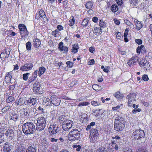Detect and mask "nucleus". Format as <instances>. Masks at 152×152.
<instances>
[{
	"label": "nucleus",
	"instance_id": "f257e3e1",
	"mask_svg": "<svg viewBox=\"0 0 152 152\" xmlns=\"http://www.w3.org/2000/svg\"><path fill=\"white\" fill-rule=\"evenodd\" d=\"M22 130L25 134H33L36 130L35 125L31 122H27L22 126Z\"/></svg>",
	"mask_w": 152,
	"mask_h": 152
},
{
	"label": "nucleus",
	"instance_id": "f03ea898",
	"mask_svg": "<svg viewBox=\"0 0 152 152\" xmlns=\"http://www.w3.org/2000/svg\"><path fill=\"white\" fill-rule=\"evenodd\" d=\"M37 121L36 130L40 131L44 130L46 124V121L45 118L43 117H40L37 118Z\"/></svg>",
	"mask_w": 152,
	"mask_h": 152
},
{
	"label": "nucleus",
	"instance_id": "7ed1b4c3",
	"mask_svg": "<svg viewBox=\"0 0 152 152\" xmlns=\"http://www.w3.org/2000/svg\"><path fill=\"white\" fill-rule=\"evenodd\" d=\"M80 137V134L77 129H73L70 131L68 135L69 140L71 141H75L79 139Z\"/></svg>",
	"mask_w": 152,
	"mask_h": 152
},
{
	"label": "nucleus",
	"instance_id": "20e7f679",
	"mask_svg": "<svg viewBox=\"0 0 152 152\" xmlns=\"http://www.w3.org/2000/svg\"><path fill=\"white\" fill-rule=\"evenodd\" d=\"M99 135L97 128L92 129L91 130L90 137L91 141L94 142L96 141Z\"/></svg>",
	"mask_w": 152,
	"mask_h": 152
},
{
	"label": "nucleus",
	"instance_id": "39448f33",
	"mask_svg": "<svg viewBox=\"0 0 152 152\" xmlns=\"http://www.w3.org/2000/svg\"><path fill=\"white\" fill-rule=\"evenodd\" d=\"M136 94L134 93H131L127 95L126 96V99H128V106L131 107L132 103L134 101H136Z\"/></svg>",
	"mask_w": 152,
	"mask_h": 152
},
{
	"label": "nucleus",
	"instance_id": "423d86ee",
	"mask_svg": "<svg viewBox=\"0 0 152 152\" xmlns=\"http://www.w3.org/2000/svg\"><path fill=\"white\" fill-rule=\"evenodd\" d=\"M18 27L20 31V33L22 37L28 35L29 32L24 25L19 24L18 25Z\"/></svg>",
	"mask_w": 152,
	"mask_h": 152
},
{
	"label": "nucleus",
	"instance_id": "0eeeda50",
	"mask_svg": "<svg viewBox=\"0 0 152 152\" xmlns=\"http://www.w3.org/2000/svg\"><path fill=\"white\" fill-rule=\"evenodd\" d=\"M65 122L66 123L62 124V128L64 131L67 132L72 126L73 122L71 120H66Z\"/></svg>",
	"mask_w": 152,
	"mask_h": 152
},
{
	"label": "nucleus",
	"instance_id": "6e6552de",
	"mask_svg": "<svg viewBox=\"0 0 152 152\" xmlns=\"http://www.w3.org/2000/svg\"><path fill=\"white\" fill-rule=\"evenodd\" d=\"M135 139L138 140L139 138L143 137L145 136V133L143 131L139 129L136 130L133 133Z\"/></svg>",
	"mask_w": 152,
	"mask_h": 152
},
{
	"label": "nucleus",
	"instance_id": "1a4fd4ad",
	"mask_svg": "<svg viewBox=\"0 0 152 152\" xmlns=\"http://www.w3.org/2000/svg\"><path fill=\"white\" fill-rule=\"evenodd\" d=\"M33 66V65L32 63H27L20 67V70L23 71H28L32 69Z\"/></svg>",
	"mask_w": 152,
	"mask_h": 152
},
{
	"label": "nucleus",
	"instance_id": "9d476101",
	"mask_svg": "<svg viewBox=\"0 0 152 152\" xmlns=\"http://www.w3.org/2000/svg\"><path fill=\"white\" fill-rule=\"evenodd\" d=\"M139 65L141 67H143L146 70L149 69L150 68V65L147 60L145 59H142L139 63Z\"/></svg>",
	"mask_w": 152,
	"mask_h": 152
},
{
	"label": "nucleus",
	"instance_id": "9b49d317",
	"mask_svg": "<svg viewBox=\"0 0 152 152\" xmlns=\"http://www.w3.org/2000/svg\"><path fill=\"white\" fill-rule=\"evenodd\" d=\"M58 126H56V125H51L48 128V131L50 133H51L52 134H54L57 133L58 131Z\"/></svg>",
	"mask_w": 152,
	"mask_h": 152
},
{
	"label": "nucleus",
	"instance_id": "f8f14e48",
	"mask_svg": "<svg viewBox=\"0 0 152 152\" xmlns=\"http://www.w3.org/2000/svg\"><path fill=\"white\" fill-rule=\"evenodd\" d=\"M51 102L52 103L56 106H58L61 102L60 98L51 96L50 98Z\"/></svg>",
	"mask_w": 152,
	"mask_h": 152
},
{
	"label": "nucleus",
	"instance_id": "ddd939ff",
	"mask_svg": "<svg viewBox=\"0 0 152 152\" xmlns=\"http://www.w3.org/2000/svg\"><path fill=\"white\" fill-rule=\"evenodd\" d=\"M5 134L7 137L9 138L11 140H12L15 136L14 130L11 128H9Z\"/></svg>",
	"mask_w": 152,
	"mask_h": 152
},
{
	"label": "nucleus",
	"instance_id": "4468645a",
	"mask_svg": "<svg viewBox=\"0 0 152 152\" xmlns=\"http://www.w3.org/2000/svg\"><path fill=\"white\" fill-rule=\"evenodd\" d=\"M114 128L116 131L119 132L122 130L124 127V124H114Z\"/></svg>",
	"mask_w": 152,
	"mask_h": 152
},
{
	"label": "nucleus",
	"instance_id": "2eb2a0df",
	"mask_svg": "<svg viewBox=\"0 0 152 152\" xmlns=\"http://www.w3.org/2000/svg\"><path fill=\"white\" fill-rule=\"evenodd\" d=\"M40 89V84L38 82H36L33 85L34 91L36 93H37Z\"/></svg>",
	"mask_w": 152,
	"mask_h": 152
},
{
	"label": "nucleus",
	"instance_id": "dca6fc26",
	"mask_svg": "<svg viewBox=\"0 0 152 152\" xmlns=\"http://www.w3.org/2000/svg\"><path fill=\"white\" fill-rule=\"evenodd\" d=\"M26 102L27 104L30 106L34 105L37 102V99L34 98H29L26 101Z\"/></svg>",
	"mask_w": 152,
	"mask_h": 152
},
{
	"label": "nucleus",
	"instance_id": "f3484780",
	"mask_svg": "<svg viewBox=\"0 0 152 152\" xmlns=\"http://www.w3.org/2000/svg\"><path fill=\"white\" fill-rule=\"evenodd\" d=\"M125 121L123 118L120 116L116 117L115 120L114 124H124Z\"/></svg>",
	"mask_w": 152,
	"mask_h": 152
},
{
	"label": "nucleus",
	"instance_id": "a211bd4d",
	"mask_svg": "<svg viewBox=\"0 0 152 152\" xmlns=\"http://www.w3.org/2000/svg\"><path fill=\"white\" fill-rule=\"evenodd\" d=\"M138 58L137 56L132 57L129 60L128 63V64L130 66L131 65L135 64L137 61Z\"/></svg>",
	"mask_w": 152,
	"mask_h": 152
},
{
	"label": "nucleus",
	"instance_id": "6ab92c4d",
	"mask_svg": "<svg viewBox=\"0 0 152 152\" xmlns=\"http://www.w3.org/2000/svg\"><path fill=\"white\" fill-rule=\"evenodd\" d=\"M58 49L61 51L63 50L65 52H67L68 51L67 47L64 46L63 43L62 42H61L59 43Z\"/></svg>",
	"mask_w": 152,
	"mask_h": 152
},
{
	"label": "nucleus",
	"instance_id": "aec40b11",
	"mask_svg": "<svg viewBox=\"0 0 152 152\" xmlns=\"http://www.w3.org/2000/svg\"><path fill=\"white\" fill-rule=\"evenodd\" d=\"M134 22L136 23V29L138 30H140L142 27V24L140 22L138 21L137 20L135 19Z\"/></svg>",
	"mask_w": 152,
	"mask_h": 152
},
{
	"label": "nucleus",
	"instance_id": "412c9836",
	"mask_svg": "<svg viewBox=\"0 0 152 152\" xmlns=\"http://www.w3.org/2000/svg\"><path fill=\"white\" fill-rule=\"evenodd\" d=\"M145 51V47L143 45L138 46L137 49V52L138 53H140V52L143 53H144Z\"/></svg>",
	"mask_w": 152,
	"mask_h": 152
},
{
	"label": "nucleus",
	"instance_id": "4be33fe9",
	"mask_svg": "<svg viewBox=\"0 0 152 152\" xmlns=\"http://www.w3.org/2000/svg\"><path fill=\"white\" fill-rule=\"evenodd\" d=\"M9 147V144L6 142L3 148V152H11V149Z\"/></svg>",
	"mask_w": 152,
	"mask_h": 152
},
{
	"label": "nucleus",
	"instance_id": "5701e85b",
	"mask_svg": "<svg viewBox=\"0 0 152 152\" xmlns=\"http://www.w3.org/2000/svg\"><path fill=\"white\" fill-rule=\"evenodd\" d=\"M41 42L39 39H35L34 40L33 45L36 48L38 47L40 45Z\"/></svg>",
	"mask_w": 152,
	"mask_h": 152
},
{
	"label": "nucleus",
	"instance_id": "b1692460",
	"mask_svg": "<svg viewBox=\"0 0 152 152\" xmlns=\"http://www.w3.org/2000/svg\"><path fill=\"white\" fill-rule=\"evenodd\" d=\"M12 72H11L7 73L5 78V80H8V81H10V82H11V81L12 80Z\"/></svg>",
	"mask_w": 152,
	"mask_h": 152
},
{
	"label": "nucleus",
	"instance_id": "393cba45",
	"mask_svg": "<svg viewBox=\"0 0 152 152\" xmlns=\"http://www.w3.org/2000/svg\"><path fill=\"white\" fill-rule=\"evenodd\" d=\"M25 148L21 145L19 146L18 147H17L15 151L16 152H25Z\"/></svg>",
	"mask_w": 152,
	"mask_h": 152
},
{
	"label": "nucleus",
	"instance_id": "a878e982",
	"mask_svg": "<svg viewBox=\"0 0 152 152\" xmlns=\"http://www.w3.org/2000/svg\"><path fill=\"white\" fill-rule=\"evenodd\" d=\"M45 68L43 66L40 67L38 75L40 77L44 74L45 71Z\"/></svg>",
	"mask_w": 152,
	"mask_h": 152
},
{
	"label": "nucleus",
	"instance_id": "bb28decb",
	"mask_svg": "<svg viewBox=\"0 0 152 152\" xmlns=\"http://www.w3.org/2000/svg\"><path fill=\"white\" fill-rule=\"evenodd\" d=\"M118 6L115 4L113 5L111 7V10L113 12H115L118 10Z\"/></svg>",
	"mask_w": 152,
	"mask_h": 152
},
{
	"label": "nucleus",
	"instance_id": "cd10ccee",
	"mask_svg": "<svg viewBox=\"0 0 152 152\" xmlns=\"http://www.w3.org/2000/svg\"><path fill=\"white\" fill-rule=\"evenodd\" d=\"M120 93L119 91H118L115 93L113 95L116 98L118 99H120L123 97V95H120Z\"/></svg>",
	"mask_w": 152,
	"mask_h": 152
},
{
	"label": "nucleus",
	"instance_id": "c85d7f7f",
	"mask_svg": "<svg viewBox=\"0 0 152 152\" xmlns=\"http://www.w3.org/2000/svg\"><path fill=\"white\" fill-rule=\"evenodd\" d=\"M78 48L79 47L78 45L75 44L72 49V52L74 53H76L77 52V50Z\"/></svg>",
	"mask_w": 152,
	"mask_h": 152
},
{
	"label": "nucleus",
	"instance_id": "c756f323",
	"mask_svg": "<svg viewBox=\"0 0 152 152\" xmlns=\"http://www.w3.org/2000/svg\"><path fill=\"white\" fill-rule=\"evenodd\" d=\"M26 152H36V150L35 148L31 146L26 150Z\"/></svg>",
	"mask_w": 152,
	"mask_h": 152
},
{
	"label": "nucleus",
	"instance_id": "7c9ffc66",
	"mask_svg": "<svg viewBox=\"0 0 152 152\" xmlns=\"http://www.w3.org/2000/svg\"><path fill=\"white\" fill-rule=\"evenodd\" d=\"M117 142V141L115 140L112 141V146L113 148H114V149L116 150L118 149V145L116 143V142Z\"/></svg>",
	"mask_w": 152,
	"mask_h": 152
},
{
	"label": "nucleus",
	"instance_id": "2f4dec72",
	"mask_svg": "<svg viewBox=\"0 0 152 152\" xmlns=\"http://www.w3.org/2000/svg\"><path fill=\"white\" fill-rule=\"evenodd\" d=\"M93 31L94 33L96 34L98 33H100V32H102V29L100 27H95Z\"/></svg>",
	"mask_w": 152,
	"mask_h": 152
},
{
	"label": "nucleus",
	"instance_id": "473e14b6",
	"mask_svg": "<svg viewBox=\"0 0 152 152\" xmlns=\"http://www.w3.org/2000/svg\"><path fill=\"white\" fill-rule=\"evenodd\" d=\"M95 152H107L106 149L103 147H99L98 148Z\"/></svg>",
	"mask_w": 152,
	"mask_h": 152
},
{
	"label": "nucleus",
	"instance_id": "72a5a7b5",
	"mask_svg": "<svg viewBox=\"0 0 152 152\" xmlns=\"http://www.w3.org/2000/svg\"><path fill=\"white\" fill-rule=\"evenodd\" d=\"M10 107L9 106H7L3 108L1 110L2 112L3 113H6L9 111Z\"/></svg>",
	"mask_w": 152,
	"mask_h": 152
},
{
	"label": "nucleus",
	"instance_id": "f704fd0d",
	"mask_svg": "<svg viewBox=\"0 0 152 152\" xmlns=\"http://www.w3.org/2000/svg\"><path fill=\"white\" fill-rule=\"evenodd\" d=\"M88 21V20L86 19H84L82 22V25L86 27L87 25Z\"/></svg>",
	"mask_w": 152,
	"mask_h": 152
},
{
	"label": "nucleus",
	"instance_id": "c9c22d12",
	"mask_svg": "<svg viewBox=\"0 0 152 152\" xmlns=\"http://www.w3.org/2000/svg\"><path fill=\"white\" fill-rule=\"evenodd\" d=\"M75 23V19L74 18L73 16L71 17V19L69 21V23L68 24L69 26H72Z\"/></svg>",
	"mask_w": 152,
	"mask_h": 152
},
{
	"label": "nucleus",
	"instance_id": "e433bc0d",
	"mask_svg": "<svg viewBox=\"0 0 152 152\" xmlns=\"http://www.w3.org/2000/svg\"><path fill=\"white\" fill-rule=\"evenodd\" d=\"M93 6V3L91 2H88L86 4V7L87 9L91 8Z\"/></svg>",
	"mask_w": 152,
	"mask_h": 152
},
{
	"label": "nucleus",
	"instance_id": "4c0bfd02",
	"mask_svg": "<svg viewBox=\"0 0 152 152\" xmlns=\"http://www.w3.org/2000/svg\"><path fill=\"white\" fill-rule=\"evenodd\" d=\"M139 2V0H130V2L132 6H136Z\"/></svg>",
	"mask_w": 152,
	"mask_h": 152
},
{
	"label": "nucleus",
	"instance_id": "58836bf2",
	"mask_svg": "<svg viewBox=\"0 0 152 152\" xmlns=\"http://www.w3.org/2000/svg\"><path fill=\"white\" fill-rule=\"evenodd\" d=\"M39 16L43 18L45 17V12L43 10H40L39 12Z\"/></svg>",
	"mask_w": 152,
	"mask_h": 152
},
{
	"label": "nucleus",
	"instance_id": "ea45409f",
	"mask_svg": "<svg viewBox=\"0 0 152 152\" xmlns=\"http://www.w3.org/2000/svg\"><path fill=\"white\" fill-rule=\"evenodd\" d=\"M15 99L14 97L12 96H9L7 99V103H10L14 101Z\"/></svg>",
	"mask_w": 152,
	"mask_h": 152
},
{
	"label": "nucleus",
	"instance_id": "a19ab883",
	"mask_svg": "<svg viewBox=\"0 0 152 152\" xmlns=\"http://www.w3.org/2000/svg\"><path fill=\"white\" fill-rule=\"evenodd\" d=\"M91 104L94 106H99L100 104V103L96 101H92L91 102Z\"/></svg>",
	"mask_w": 152,
	"mask_h": 152
},
{
	"label": "nucleus",
	"instance_id": "79ce46f5",
	"mask_svg": "<svg viewBox=\"0 0 152 152\" xmlns=\"http://www.w3.org/2000/svg\"><path fill=\"white\" fill-rule=\"evenodd\" d=\"M31 43L29 42H28L26 44V49L27 50H30L31 49Z\"/></svg>",
	"mask_w": 152,
	"mask_h": 152
},
{
	"label": "nucleus",
	"instance_id": "37998d69",
	"mask_svg": "<svg viewBox=\"0 0 152 152\" xmlns=\"http://www.w3.org/2000/svg\"><path fill=\"white\" fill-rule=\"evenodd\" d=\"M90 104V103L88 102H80L78 104V106L80 107L81 106H86Z\"/></svg>",
	"mask_w": 152,
	"mask_h": 152
},
{
	"label": "nucleus",
	"instance_id": "c03bdc74",
	"mask_svg": "<svg viewBox=\"0 0 152 152\" xmlns=\"http://www.w3.org/2000/svg\"><path fill=\"white\" fill-rule=\"evenodd\" d=\"M73 148H76V150L77 151H79L81 148V146L79 145H73Z\"/></svg>",
	"mask_w": 152,
	"mask_h": 152
},
{
	"label": "nucleus",
	"instance_id": "a18cd8bd",
	"mask_svg": "<svg viewBox=\"0 0 152 152\" xmlns=\"http://www.w3.org/2000/svg\"><path fill=\"white\" fill-rule=\"evenodd\" d=\"M137 152H148V151L145 148H141L138 149Z\"/></svg>",
	"mask_w": 152,
	"mask_h": 152
},
{
	"label": "nucleus",
	"instance_id": "49530a36",
	"mask_svg": "<svg viewBox=\"0 0 152 152\" xmlns=\"http://www.w3.org/2000/svg\"><path fill=\"white\" fill-rule=\"evenodd\" d=\"M137 152H148V151L145 148H141L138 149Z\"/></svg>",
	"mask_w": 152,
	"mask_h": 152
},
{
	"label": "nucleus",
	"instance_id": "de8ad7c7",
	"mask_svg": "<svg viewBox=\"0 0 152 152\" xmlns=\"http://www.w3.org/2000/svg\"><path fill=\"white\" fill-rule=\"evenodd\" d=\"M29 74V73H26V74H24L23 75V78L24 80H27L28 78V75Z\"/></svg>",
	"mask_w": 152,
	"mask_h": 152
},
{
	"label": "nucleus",
	"instance_id": "09e8293b",
	"mask_svg": "<svg viewBox=\"0 0 152 152\" xmlns=\"http://www.w3.org/2000/svg\"><path fill=\"white\" fill-rule=\"evenodd\" d=\"M99 24L100 27L104 28L106 27V24L103 21L101 20L99 21Z\"/></svg>",
	"mask_w": 152,
	"mask_h": 152
},
{
	"label": "nucleus",
	"instance_id": "8fccbe9b",
	"mask_svg": "<svg viewBox=\"0 0 152 152\" xmlns=\"http://www.w3.org/2000/svg\"><path fill=\"white\" fill-rule=\"evenodd\" d=\"M65 117V116L64 115H61L59 117L58 119L60 121L65 122H66V121Z\"/></svg>",
	"mask_w": 152,
	"mask_h": 152
},
{
	"label": "nucleus",
	"instance_id": "3c124183",
	"mask_svg": "<svg viewBox=\"0 0 152 152\" xmlns=\"http://www.w3.org/2000/svg\"><path fill=\"white\" fill-rule=\"evenodd\" d=\"M18 118V116L16 114H14L11 116V119L13 120L14 121L17 120Z\"/></svg>",
	"mask_w": 152,
	"mask_h": 152
},
{
	"label": "nucleus",
	"instance_id": "603ef678",
	"mask_svg": "<svg viewBox=\"0 0 152 152\" xmlns=\"http://www.w3.org/2000/svg\"><path fill=\"white\" fill-rule=\"evenodd\" d=\"M142 80L145 81H147L149 80L148 75L145 74L142 75Z\"/></svg>",
	"mask_w": 152,
	"mask_h": 152
},
{
	"label": "nucleus",
	"instance_id": "864d4df0",
	"mask_svg": "<svg viewBox=\"0 0 152 152\" xmlns=\"http://www.w3.org/2000/svg\"><path fill=\"white\" fill-rule=\"evenodd\" d=\"M123 37V36L122 35L120 32H118L117 34L116 38L118 39H120L121 38Z\"/></svg>",
	"mask_w": 152,
	"mask_h": 152
},
{
	"label": "nucleus",
	"instance_id": "5fc2aeb1",
	"mask_svg": "<svg viewBox=\"0 0 152 152\" xmlns=\"http://www.w3.org/2000/svg\"><path fill=\"white\" fill-rule=\"evenodd\" d=\"M66 64L67 65V66L69 67H72V66L73 64L70 61H67L66 62Z\"/></svg>",
	"mask_w": 152,
	"mask_h": 152
},
{
	"label": "nucleus",
	"instance_id": "6e6d98bb",
	"mask_svg": "<svg viewBox=\"0 0 152 152\" xmlns=\"http://www.w3.org/2000/svg\"><path fill=\"white\" fill-rule=\"evenodd\" d=\"M135 42L138 44H141L142 43V40L140 39H135Z\"/></svg>",
	"mask_w": 152,
	"mask_h": 152
},
{
	"label": "nucleus",
	"instance_id": "4d7b16f0",
	"mask_svg": "<svg viewBox=\"0 0 152 152\" xmlns=\"http://www.w3.org/2000/svg\"><path fill=\"white\" fill-rule=\"evenodd\" d=\"M94 60L93 59H92L90 60L89 61H88V64L89 65H92L94 64Z\"/></svg>",
	"mask_w": 152,
	"mask_h": 152
},
{
	"label": "nucleus",
	"instance_id": "13d9d810",
	"mask_svg": "<svg viewBox=\"0 0 152 152\" xmlns=\"http://www.w3.org/2000/svg\"><path fill=\"white\" fill-rule=\"evenodd\" d=\"M35 79V78H34V77L32 76H31L29 77L28 79V82H29V83H31Z\"/></svg>",
	"mask_w": 152,
	"mask_h": 152
},
{
	"label": "nucleus",
	"instance_id": "bf43d9fd",
	"mask_svg": "<svg viewBox=\"0 0 152 152\" xmlns=\"http://www.w3.org/2000/svg\"><path fill=\"white\" fill-rule=\"evenodd\" d=\"M141 109L140 108H138L137 109H135L133 110L132 112V113L134 114H135L137 112H140L141 111Z\"/></svg>",
	"mask_w": 152,
	"mask_h": 152
},
{
	"label": "nucleus",
	"instance_id": "052dcab7",
	"mask_svg": "<svg viewBox=\"0 0 152 152\" xmlns=\"http://www.w3.org/2000/svg\"><path fill=\"white\" fill-rule=\"evenodd\" d=\"M101 110H102L101 109H99V110L97 109L92 110V114L94 115V114H95L96 113L97 111H99Z\"/></svg>",
	"mask_w": 152,
	"mask_h": 152
},
{
	"label": "nucleus",
	"instance_id": "680f3d73",
	"mask_svg": "<svg viewBox=\"0 0 152 152\" xmlns=\"http://www.w3.org/2000/svg\"><path fill=\"white\" fill-rule=\"evenodd\" d=\"M37 71L36 70L34 72L33 74L32 75V76L34 77V78L35 79L37 78Z\"/></svg>",
	"mask_w": 152,
	"mask_h": 152
},
{
	"label": "nucleus",
	"instance_id": "e2e57ef3",
	"mask_svg": "<svg viewBox=\"0 0 152 152\" xmlns=\"http://www.w3.org/2000/svg\"><path fill=\"white\" fill-rule=\"evenodd\" d=\"M99 86L97 85H94L92 86V88L94 90L96 91L98 90V89L97 88Z\"/></svg>",
	"mask_w": 152,
	"mask_h": 152
},
{
	"label": "nucleus",
	"instance_id": "0e129e2a",
	"mask_svg": "<svg viewBox=\"0 0 152 152\" xmlns=\"http://www.w3.org/2000/svg\"><path fill=\"white\" fill-rule=\"evenodd\" d=\"M22 100L21 99H20L18 100H18L17 101V105H21L22 104V103H21Z\"/></svg>",
	"mask_w": 152,
	"mask_h": 152
},
{
	"label": "nucleus",
	"instance_id": "69168bd1",
	"mask_svg": "<svg viewBox=\"0 0 152 152\" xmlns=\"http://www.w3.org/2000/svg\"><path fill=\"white\" fill-rule=\"evenodd\" d=\"M92 21L94 23H96L98 20V18L96 17H93L92 19Z\"/></svg>",
	"mask_w": 152,
	"mask_h": 152
},
{
	"label": "nucleus",
	"instance_id": "338daca9",
	"mask_svg": "<svg viewBox=\"0 0 152 152\" xmlns=\"http://www.w3.org/2000/svg\"><path fill=\"white\" fill-rule=\"evenodd\" d=\"M39 110L40 111L41 113H43L44 112V109L40 106H39L38 108Z\"/></svg>",
	"mask_w": 152,
	"mask_h": 152
},
{
	"label": "nucleus",
	"instance_id": "774afa93",
	"mask_svg": "<svg viewBox=\"0 0 152 152\" xmlns=\"http://www.w3.org/2000/svg\"><path fill=\"white\" fill-rule=\"evenodd\" d=\"M57 28L58 30L61 31L63 29V27L61 25H58L57 26Z\"/></svg>",
	"mask_w": 152,
	"mask_h": 152
}]
</instances>
